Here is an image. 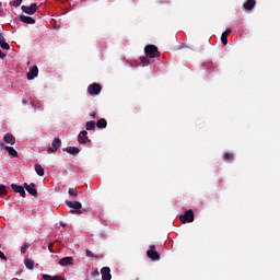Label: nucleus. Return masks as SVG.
<instances>
[{
    "label": "nucleus",
    "mask_w": 280,
    "mask_h": 280,
    "mask_svg": "<svg viewBox=\"0 0 280 280\" xmlns=\"http://www.w3.org/2000/svg\"><path fill=\"white\" fill-rule=\"evenodd\" d=\"M67 152H68L69 154H80V149H78V148H75V147H69V148L67 149Z\"/></svg>",
    "instance_id": "23"
},
{
    "label": "nucleus",
    "mask_w": 280,
    "mask_h": 280,
    "mask_svg": "<svg viewBox=\"0 0 280 280\" xmlns=\"http://www.w3.org/2000/svg\"><path fill=\"white\" fill-rule=\"evenodd\" d=\"M229 34H231V28H229V30H226V31H224L223 33H222V35H221V43L223 44V45H229Z\"/></svg>",
    "instance_id": "17"
},
{
    "label": "nucleus",
    "mask_w": 280,
    "mask_h": 280,
    "mask_svg": "<svg viewBox=\"0 0 280 280\" xmlns=\"http://www.w3.org/2000/svg\"><path fill=\"white\" fill-rule=\"evenodd\" d=\"M23 3V0H13L10 2V5H13V8H19Z\"/></svg>",
    "instance_id": "27"
},
{
    "label": "nucleus",
    "mask_w": 280,
    "mask_h": 280,
    "mask_svg": "<svg viewBox=\"0 0 280 280\" xmlns=\"http://www.w3.org/2000/svg\"><path fill=\"white\" fill-rule=\"evenodd\" d=\"M89 132L86 131H81L78 136V141L79 143H86L89 141V137H88Z\"/></svg>",
    "instance_id": "16"
},
{
    "label": "nucleus",
    "mask_w": 280,
    "mask_h": 280,
    "mask_svg": "<svg viewBox=\"0 0 280 280\" xmlns=\"http://www.w3.org/2000/svg\"><path fill=\"white\" fill-rule=\"evenodd\" d=\"M62 145V141L60 138H55L52 140L51 147L47 149L48 154H54V152H58V149Z\"/></svg>",
    "instance_id": "4"
},
{
    "label": "nucleus",
    "mask_w": 280,
    "mask_h": 280,
    "mask_svg": "<svg viewBox=\"0 0 280 280\" xmlns=\"http://www.w3.org/2000/svg\"><path fill=\"white\" fill-rule=\"evenodd\" d=\"M4 143H9V145H14L16 143V138L12 136V133H7L3 137Z\"/></svg>",
    "instance_id": "15"
},
{
    "label": "nucleus",
    "mask_w": 280,
    "mask_h": 280,
    "mask_svg": "<svg viewBox=\"0 0 280 280\" xmlns=\"http://www.w3.org/2000/svg\"><path fill=\"white\" fill-rule=\"evenodd\" d=\"M179 220L183 224H186V222H194V210H187L179 217Z\"/></svg>",
    "instance_id": "6"
},
{
    "label": "nucleus",
    "mask_w": 280,
    "mask_h": 280,
    "mask_svg": "<svg viewBox=\"0 0 280 280\" xmlns=\"http://www.w3.org/2000/svg\"><path fill=\"white\" fill-rule=\"evenodd\" d=\"M93 259H104V254H94Z\"/></svg>",
    "instance_id": "33"
},
{
    "label": "nucleus",
    "mask_w": 280,
    "mask_h": 280,
    "mask_svg": "<svg viewBox=\"0 0 280 280\" xmlns=\"http://www.w3.org/2000/svg\"><path fill=\"white\" fill-rule=\"evenodd\" d=\"M85 255H86V257H95V254H93V252H91V250H89V249H86L85 250Z\"/></svg>",
    "instance_id": "32"
},
{
    "label": "nucleus",
    "mask_w": 280,
    "mask_h": 280,
    "mask_svg": "<svg viewBox=\"0 0 280 280\" xmlns=\"http://www.w3.org/2000/svg\"><path fill=\"white\" fill-rule=\"evenodd\" d=\"M255 5H256L255 0H247V1L243 4V8H244L245 10L250 11V10H253V8H255Z\"/></svg>",
    "instance_id": "19"
},
{
    "label": "nucleus",
    "mask_w": 280,
    "mask_h": 280,
    "mask_svg": "<svg viewBox=\"0 0 280 280\" xmlns=\"http://www.w3.org/2000/svg\"><path fill=\"white\" fill-rule=\"evenodd\" d=\"M140 60L143 65H150V59L148 57H141Z\"/></svg>",
    "instance_id": "31"
},
{
    "label": "nucleus",
    "mask_w": 280,
    "mask_h": 280,
    "mask_svg": "<svg viewBox=\"0 0 280 280\" xmlns=\"http://www.w3.org/2000/svg\"><path fill=\"white\" fill-rule=\"evenodd\" d=\"M22 104L26 105L27 104V100H23Z\"/></svg>",
    "instance_id": "38"
},
{
    "label": "nucleus",
    "mask_w": 280,
    "mask_h": 280,
    "mask_svg": "<svg viewBox=\"0 0 280 280\" xmlns=\"http://www.w3.org/2000/svg\"><path fill=\"white\" fill-rule=\"evenodd\" d=\"M96 126L97 128H106L107 126L106 119L104 118L98 119V121L96 122Z\"/></svg>",
    "instance_id": "24"
},
{
    "label": "nucleus",
    "mask_w": 280,
    "mask_h": 280,
    "mask_svg": "<svg viewBox=\"0 0 280 280\" xmlns=\"http://www.w3.org/2000/svg\"><path fill=\"white\" fill-rule=\"evenodd\" d=\"M85 129L86 130H95V121H93V120L88 121L85 125Z\"/></svg>",
    "instance_id": "25"
},
{
    "label": "nucleus",
    "mask_w": 280,
    "mask_h": 280,
    "mask_svg": "<svg viewBox=\"0 0 280 280\" xmlns=\"http://www.w3.org/2000/svg\"><path fill=\"white\" fill-rule=\"evenodd\" d=\"M90 115H91V117H93V119H95L97 114L95 112H92Z\"/></svg>",
    "instance_id": "37"
},
{
    "label": "nucleus",
    "mask_w": 280,
    "mask_h": 280,
    "mask_svg": "<svg viewBox=\"0 0 280 280\" xmlns=\"http://www.w3.org/2000/svg\"><path fill=\"white\" fill-rule=\"evenodd\" d=\"M48 250L49 253H54V243L48 244Z\"/></svg>",
    "instance_id": "35"
},
{
    "label": "nucleus",
    "mask_w": 280,
    "mask_h": 280,
    "mask_svg": "<svg viewBox=\"0 0 280 280\" xmlns=\"http://www.w3.org/2000/svg\"><path fill=\"white\" fill-rule=\"evenodd\" d=\"M8 194V188L4 185H0V196H5Z\"/></svg>",
    "instance_id": "28"
},
{
    "label": "nucleus",
    "mask_w": 280,
    "mask_h": 280,
    "mask_svg": "<svg viewBox=\"0 0 280 280\" xmlns=\"http://www.w3.org/2000/svg\"><path fill=\"white\" fill-rule=\"evenodd\" d=\"M144 54L148 58H159V48L154 45H148L144 48Z\"/></svg>",
    "instance_id": "1"
},
{
    "label": "nucleus",
    "mask_w": 280,
    "mask_h": 280,
    "mask_svg": "<svg viewBox=\"0 0 280 280\" xmlns=\"http://www.w3.org/2000/svg\"><path fill=\"white\" fill-rule=\"evenodd\" d=\"M11 188L13 189V191H15V194H20V196L22 198H25L26 194H25V188H23V186H19L16 184H12Z\"/></svg>",
    "instance_id": "10"
},
{
    "label": "nucleus",
    "mask_w": 280,
    "mask_h": 280,
    "mask_svg": "<svg viewBox=\"0 0 280 280\" xmlns=\"http://www.w3.org/2000/svg\"><path fill=\"white\" fill-rule=\"evenodd\" d=\"M0 148L7 150L10 156H12L13 159H16V156H19V152H16L14 148L5 145V143L3 142H0Z\"/></svg>",
    "instance_id": "9"
},
{
    "label": "nucleus",
    "mask_w": 280,
    "mask_h": 280,
    "mask_svg": "<svg viewBox=\"0 0 280 280\" xmlns=\"http://www.w3.org/2000/svg\"><path fill=\"white\" fill-rule=\"evenodd\" d=\"M20 21L22 23H26V25H34V23H36V20L27 15H21Z\"/></svg>",
    "instance_id": "14"
},
{
    "label": "nucleus",
    "mask_w": 280,
    "mask_h": 280,
    "mask_svg": "<svg viewBox=\"0 0 280 280\" xmlns=\"http://www.w3.org/2000/svg\"><path fill=\"white\" fill-rule=\"evenodd\" d=\"M0 259H3L4 261H8V257H5V254L0 250Z\"/></svg>",
    "instance_id": "34"
},
{
    "label": "nucleus",
    "mask_w": 280,
    "mask_h": 280,
    "mask_svg": "<svg viewBox=\"0 0 280 280\" xmlns=\"http://www.w3.org/2000/svg\"><path fill=\"white\" fill-rule=\"evenodd\" d=\"M88 93L92 96L100 95V93H102V85H100L97 83H93V84L89 85Z\"/></svg>",
    "instance_id": "5"
},
{
    "label": "nucleus",
    "mask_w": 280,
    "mask_h": 280,
    "mask_svg": "<svg viewBox=\"0 0 280 280\" xmlns=\"http://www.w3.org/2000/svg\"><path fill=\"white\" fill-rule=\"evenodd\" d=\"M0 248H1V244H0Z\"/></svg>",
    "instance_id": "39"
},
{
    "label": "nucleus",
    "mask_w": 280,
    "mask_h": 280,
    "mask_svg": "<svg viewBox=\"0 0 280 280\" xmlns=\"http://www.w3.org/2000/svg\"><path fill=\"white\" fill-rule=\"evenodd\" d=\"M37 77H38V67L34 66L27 72V79L28 80H34V78H37Z\"/></svg>",
    "instance_id": "13"
},
{
    "label": "nucleus",
    "mask_w": 280,
    "mask_h": 280,
    "mask_svg": "<svg viewBox=\"0 0 280 280\" xmlns=\"http://www.w3.org/2000/svg\"><path fill=\"white\" fill-rule=\"evenodd\" d=\"M102 279L103 280H110L113 279V276L110 275V268L109 267H104L101 270Z\"/></svg>",
    "instance_id": "11"
},
{
    "label": "nucleus",
    "mask_w": 280,
    "mask_h": 280,
    "mask_svg": "<svg viewBox=\"0 0 280 280\" xmlns=\"http://www.w3.org/2000/svg\"><path fill=\"white\" fill-rule=\"evenodd\" d=\"M44 280H65V278L60 276H49L47 273L43 275Z\"/></svg>",
    "instance_id": "20"
},
{
    "label": "nucleus",
    "mask_w": 280,
    "mask_h": 280,
    "mask_svg": "<svg viewBox=\"0 0 280 280\" xmlns=\"http://www.w3.org/2000/svg\"><path fill=\"white\" fill-rule=\"evenodd\" d=\"M59 266H73V257L68 256L59 260Z\"/></svg>",
    "instance_id": "12"
},
{
    "label": "nucleus",
    "mask_w": 280,
    "mask_h": 280,
    "mask_svg": "<svg viewBox=\"0 0 280 280\" xmlns=\"http://www.w3.org/2000/svg\"><path fill=\"white\" fill-rule=\"evenodd\" d=\"M235 155L233 153H225L223 155L224 161H233Z\"/></svg>",
    "instance_id": "26"
},
{
    "label": "nucleus",
    "mask_w": 280,
    "mask_h": 280,
    "mask_svg": "<svg viewBox=\"0 0 280 280\" xmlns=\"http://www.w3.org/2000/svg\"><path fill=\"white\" fill-rule=\"evenodd\" d=\"M66 205L70 209H74V210H70V213L72 214L82 213V211L80 210L82 209V203L80 201H66Z\"/></svg>",
    "instance_id": "2"
},
{
    "label": "nucleus",
    "mask_w": 280,
    "mask_h": 280,
    "mask_svg": "<svg viewBox=\"0 0 280 280\" xmlns=\"http://www.w3.org/2000/svg\"><path fill=\"white\" fill-rule=\"evenodd\" d=\"M0 58L3 60V58H5V54L3 51L0 50Z\"/></svg>",
    "instance_id": "36"
},
{
    "label": "nucleus",
    "mask_w": 280,
    "mask_h": 280,
    "mask_svg": "<svg viewBox=\"0 0 280 280\" xmlns=\"http://www.w3.org/2000/svg\"><path fill=\"white\" fill-rule=\"evenodd\" d=\"M0 47L1 49L9 50L10 49V44L5 42V37H3V34L0 33Z\"/></svg>",
    "instance_id": "18"
},
{
    "label": "nucleus",
    "mask_w": 280,
    "mask_h": 280,
    "mask_svg": "<svg viewBox=\"0 0 280 280\" xmlns=\"http://www.w3.org/2000/svg\"><path fill=\"white\" fill-rule=\"evenodd\" d=\"M150 249L147 252V257L151 259L152 261H159L161 259V256L159 255V252L156 250V246L150 245Z\"/></svg>",
    "instance_id": "3"
},
{
    "label": "nucleus",
    "mask_w": 280,
    "mask_h": 280,
    "mask_svg": "<svg viewBox=\"0 0 280 280\" xmlns=\"http://www.w3.org/2000/svg\"><path fill=\"white\" fill-rule=\"evenodd\" d=\"M35 172L38 176H45V168L40 164H35Z\"/></svg>",
    "instance_id": "21"
},
{
    "label": "nucleus",
    "mask_w": 280,
    "mask_h": 280,
    "mask_svg": "<svg viewBox=\"0 0 280 280\" xmlns=\"http://www.w3.org/2000/svg\"><path fill=\"white\" fill-rule=\"evenodd\" d=\"M24 188L26 189V191H28V194H31V196H38V190H36V184L31 183L30 185L27 183L24 184Z\"/></svg>",
    "instance_id": "8"
},
{
    "label": "nucleus",
    "mask_w": 280,
    "mask_h": 280,
    "mask_svg": "<svg viewBox=\"0 0 280 280\" xmlns=\"http://www.w3.org/2000/svg\"><path fill=\"white\" fill-rule=\"evenodd\" d=\"M68 194H70V196H78V189L69 188Z\"/></svg>",
    "instance_id": "30"
},
{
    "label": "nucleus",
    "mask_w": 280,
    "mask_h": 280,
    "mask_svg": "<svg viewBox=\"0 0 280 280\" xmlns=\"http://www.w3.org/2000/svg\"><path fill=\"white\" fill-rule=\"evenodd\" d=\"M24 264L28 270H34V260L32 259H25Z\"/></svg>",
    "instance_id": "22"
},
{
    "label": "nucleus",
    "mask_w": 280,
    "mask_h": 280,
    "mask_svg": "<svg viewBox=\"0 0 280 280\" xmlns=\"http://www.w3.org/2000/svg\"><path fill=\"white\" fill-rule=\"evenodd\" d=\"M38 10V4L33 3L31 5H22V12H25V14H36V11Z\"/></svg>",
    "instance_id": "7"
},
{
    "label": "nucleus",
    "mask_w": 280,
    "mask_h": 280,
    "mask_svg": "<svg viewBox=\"0 0 280 280\" xmlns=\"http://www.w3.org/2000/svg\"><path fill=\"white\" fill-rule=\"evenodd\" d=\"M27 248H30V245H27V243H25V244L21 247V253H22V255H25V253H27Z\"/></svg>",
    "instance_id": "29"
}]
</instances>
